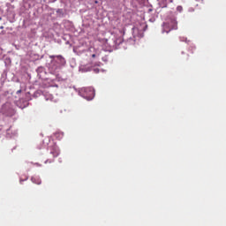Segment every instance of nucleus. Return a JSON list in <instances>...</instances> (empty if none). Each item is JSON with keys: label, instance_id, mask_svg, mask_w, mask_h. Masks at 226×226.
Masks as SVG:
<instances>
[{"label": "nucleus", "instance_id": "1", "mask_svg": "<svg viewBox=\"0 0 226 226\" xmlns=\"http://www.w3.org/2000/svg\"><path fill=\"white\" fill-rule=\"evenodd\" d=\"M176 29H177V21L173 19L163 24L162 33L169 34Z\"/></svg>", "mask_w": 226, "mask_h": 226}, {"label": "nucleus", "instance_id": "5", "mask_svg": "<svg viewBox=\"0 0 226 226\" xmlns=\"http://www.w3.org/2000/svg\"><path fill=\"white\" fill-rule=\"evenodd\" d=\"M54 136L56 137V139H57L58 140H61V139H63V137H64V133L61 132H56L54 134Z\"/></svg>", "mask_w": 226, "mask_h": 226}, {"label": "nucleus", "instance_id": "4", "mask_svg": "<svg viewBox=\"0 0 226 226\" xmlns=\"http://www.w3.org/2000/svg\"><path fill=\"white\" fill-rule=\"evenodd\" d=\"M80 72H91V66H87V65H80L79 67Z\"/></svg>", "mask_w": 226, "mask_h": 226}, {"label": "nucleus", "instance_id": "6", "mask_svg": "<svg viewBox=\"0 0 226 226\" xmlns=\"http://www.w3.org/2000/svg\"><path fill=\"white\" fill-rule=\"evenodd\" d=\"M32 182L34 183L35 185H41V179L40 178L32 177Z\"/></svg>", "mask_w": 226, "mask_h": 226}, {"label": "nucleus", "instance_id": "7", "mask_svg": "<svg viewBox=\"0 0 226 226\" xmlns=\"http://www.w3.org/2000/svg\"><path fill=\"white\" fill-rule=\"evenodd\" d=\"M177 11H179V12L183 11V6H181V5L177 6Z\"/></svg>", "mask_w": 226, "mask_h": 226}, {"label": "nucleus", "instance_id": "3", "mask_svg": "<svg viewBox=\"0 0 226 226\" xmlns=\"http://www.w3.org/2000/svg\"><path fill=\"white\" fill-rule=\"evenodd\" d=\"M59 147H57V146H53L51 147V151L50 154L53 155V158H57V156H59Z\"/></svg>", "mask_w": 226, "mask_h": 226}, {"label": "nucleus", "instance_id": "9", "mask_svg": "<svg viewBox=\"0 0 226 226\" xmlns=\"http://www.w3.org/2000/svg\"><path fill=\"white\" fill-rule=\"evenodd\" d=\"M30 165H36L37 167H41V165H40V163H38V162H36V163L30 162Z\"/></svg>", "mask_w": 226, "mask_h": 226}, {"label": "nucleus", "instance_id": "12", "mask_svg": "<svg viewBox=\"0 0 226 226\" xmlns=\"http://www.w3.org/2000/svg\"><path fill=\"white\" fill-rule=\"evenodd\" d=\"M18 93H20V90H19V91H18Z\"/></svg>", "mask_w": 226, "mask_h": 226}, {"label": "nucleus", "instance_id": "8", "mask_svg": "<svg viewBox=\"0 0 226 226\" xmlns=\"http://www.w3.org/2000/svg\"><path fill=\"white\" fill-rule=\"evenodd\" d=\"M56 57H57V59H59L62 63H64V59L63 58V56H57Z\"/></svg>", "mask_w": 226, "mask_h": 226}, {"label": "nucleus", "instance_id": "10", "mask_svg": "<svg viewBox=\"0 0 226 226\" xmlns=\"http://www.w3.org/2000/svg\"><path fill=\"white\" fill-rule=\"evenodd\" d=\"M45 163H52V161L47 160V161L45 162Z\"/></svg>", "mask_w": 226, "mask_h": 226}, {"label": "nucleus", "instance_id": "2", "mask_svg": "<svg viewBox=\"0 0 226 226\" xmlns=\"http://www.w3.org/2000/svg\"><path fill=\"white\" fill-rule=\"evenodd\" d=\"M79 93L81 94V96H83V98H86L87 100H93V98L94 97V90L90 87L81 88Z\"/></svg>", "mask_w": 226, "mask_h": 226}, {"label": "nucleus", "instance_id": "11", "mask_svg": "<svg viewBox=\"0 0 226 226\" xmlns=\"http://www.w3.org/2000/svg\"><path fill=\"white\" fill-rule=\"evenodd\" d=\"M92 57H93V58L96 57V54H93V55H92Z\"/></svg>", "mask_w": 226, "mask_h": 226}]
</instances>
